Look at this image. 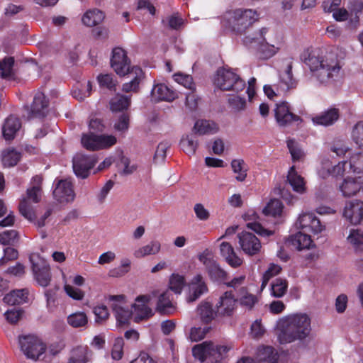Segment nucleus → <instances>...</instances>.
Wrapping results in <instances>:
<instances>
[{
  "instance_id": "nucleus-1",
  "label": "nucleus",
  "mask_w": 363,
  "mask_h": 363,
  "mask_svg": "<svg viewBox=\"0 0 363 363\" xmlns=\"http://www.w3.org/2000/svg\"><path fill=\"white\" fill-rule=\"evenodd\" d=\"M276 328L277 339L281 344L302 341L311 334V320L306 313L290 314L279 318Z\"/></svg>"
},
{
  "instance_id": "nucleus-2",
  "label": "nucleus",
  "mask_w": 363,
  "mask_h": 363,
  "mask_svg": "<svg viewBox=\"0 0 363 363\" xmlns=\"http://www.w3.org/2000/svg\"><path fill=\"white\" fill-rule=\"evenodd\" d=\"M301 60L321 83H327L337 77L340 70L337 57L333 54L323 56L319 49L308 48L301 55Z\"/></svg>"
},
{
  "instance_id": "nucleus-3",
  "label": "nucleus",
  "mask_w": 363,
  "mask_h": 363,
  "mask_svg": "<svg viewBox=\"0 0 363 363\" xmlns=\"http://www.w3.org/2000/svg\"><path fill=\"white\" fill-rule=\"evenodd\" d=\"M257 18L258 14L255 10L238 9L226 11L221 23L233 32L242 34L246 33Z\"/></svg>"
},
{
  "instance_id": "nucleus-4",
  "label": "nucleus",
  "mask_w": 363,
  "mask_h": 363,
  "mask_svg": "<svg viewBox=\"0 0 363 363\" xmlns=\"http://www.w3.org/2000/svg\"><path fill=\"white\" fill-rule=\"evenodd\" d=\"M229 350L227 346L215 345L212 342H203L195 345L192 349V353L195 358L201 362L222 363L223 355Z\"/></svg>"
},
{
  "instance_id": "nucleus-5",
  "label": "nucleus",
  "mask_w": 363,
  "mask_h": 363,
  "mask_svg": "<svg viewBox=\"0 0 363 363\" xmlns=\"http://www.w3.org/2000/svg\"><path fill=\"white\" fill-rule=\"evenodd\" d=\"M42 177L38 175L33 177L30 182L31 186L27 190L26 198L23 199L19 204L20 213L28 220H30L35 216L30 202L36 203L40 201L42 196Z\"/></svg>"
},
{
  "instance_id": "nucleus-6",
  "label": "nucleus",
  "mask_w": 363,
  "mask_h": 363,
  "mask_svg": "<svg viewBox=\"0 0 363 363\" xmlns=\"http://www.w3.org/2000/svg\"><path fill=\"white\" fill-rule=\"evenodd\" d=\"M214 85L223 91L239 92L245 87V82L233 69H219L213 81Z\"/></svg>"
},
{
  "instance_id": "nucleus-7",
  "label": "nucleus",
  "mask_w": 363,
  "mask_h": 363,
  "mask_svg": "<svg viewBox=\"0 0 363 363\" xmlns=\"http://www.w3.org/2000/svg\"><path fill=\"white\" fill-rule=\"evenodd\" d=\"M21 352L30 359L42 361L45 352L46 344L37 335H28L19 337Z\"/></svg>"
},
{
  "instance_id": "nucleus-8",
  "label": "nucleus",
  "mask_w": 363,
  "mask_h": 363,
  "mask_svg": "<svg viewBox=\"0 0 363 363\" xmlns=\"http://www.w3.org/2000/svg\"><path fill=\"white\" fill-rule=\"evenodd\" d=\"M295 226L306 233H311L317 238L322 237L325 232L326 226L311 212L302 213L298 217Z\"/></svg>"
},
{
  "instance_id": "nucleus-9",
  "label": "nucleus",
  "mask_w": 363,
  "mask_h": 363,
  "mask_svg": "<svg viewBox=\"0 0 363 363\" xmlns=\"http://www.w3.org/2000/svg\"><path fill=\"white\" fill-rule=\"evenodd\" d=\"M34 279L39 285L46 287L51 281L50 267L47 261L38 253L29 257Z\"/></svg>"
},
{
  "instance_id": "nucleus-10",
  "label": "nucleus",
  "mask_w": 363,
  "mask_h": 363,
  "mask_svg": "<svg viewBox=\"0 0 363 363\" xmlns=\"http://www.w3.org/2000/svg\"><path fill=\"white\" fill-rule=\"evenodd\" d=\"M117 143V138L113 135H94L92 133L84 134L82 144L89 150H99L109 148Z\"/></svg>"
},
{
  "instance_id": "nucleus-11",
  "label": "nucleus",
  "mask_w": 363,
  "mask_h": 363,
  "mask_svg": "<svg viewBox=\"0 0 363 363\" xmlns=\"http://www.w3.org/2000/svg\"><path fill=\"white\" fill-rule=\"evenodd\" d=\"M125 296H110L108 300L111 302V307L114 313L117 325L123 326L128 325L132 316L133 311L125 307Z\"/></svg>"
},
{
  "instance_id": "nucleus-12",
  "label": "nucleus",
  "mask_w": 363,
  "mask_h": 363,
  "mask_svg": "<svg viewBox=\"0 0 363 363\" xmlns=\"http://www.w3.org/2000/svg\"><path fill=\"white\" fill-rule=\"evenodd\" d=\"M55 185L53 196L58 202L67 203L74 200L73 184L69 179H55Z\"/></svg>"
},
{
  "instance_id": "nucleus-13",
  "label": "nucleus",
  "mask_w": 363,
  "mask_h": 363,
  "mask_svg": "<svg viewBox=\"0 0 363 363\" xmlns=\"http://www.w3.org/2000/svg\"><path fill=\"white\" fill-rule=\"evenodd\" d=\"M238 238L240 247L245 255L254 256L261 252V242L253 233L242 232L238 234Z\"/></svg>"
},
{
  "instance_id": "nucleus-14",
  "label": "nucleus",
  "mask_w": 363,
  "mask_h": 363,
  "mask_svg": "<svg viewBox=\"0 0 363 363\" xmlns=\"http://www.w3.org/2000/svg\"><path fill=\"white\" fill-rule=\"evenodd\" d=\"M130 63V61L123 49L116 48L113 50L111 66L118 75L125 76L128 74L131 69Z\"/></svg>"
},
{
  "instance_id": "nucleus-15",
  "label": "nucleus",
  "mask_w": 363,
  "mask_h": 363,
  "mask_svg": "<svg viewBox=\"0 0 363 363\" xmlns=\"http://www.w3.org/2000/svg\"><path fill=\"white\" fill-rule=\"evenodd\" d=\"M150 301V296L148 295H140L135 298V302L131 306L135 322L139 323L153 315L152 308L147 306Z\"/></svg>"
},
{
  "instance_id": "nucleus-16",
  "label": "nucleus",
  "mask_w": 363,
  "mask_h": 363,
  "mask_svg": "<svg viewBox=\"0 0 363 363\" xmlns=\"http://www.w3.org/2000/svg\"><path fill=\"white\" fill-rule=\"evenodd\" d=\"M237 306V299L232 291H225L220 295L216 303V313L220 316H231Z\"/></svg>"
},
{
  "instance_id": "nucleus-17",
  "label": "nucleus",
  "mask_w": 363,
  "mask_h": 363,
  "mask_svg": "<svg viewBox=\"0 0 363 363\" xmlns=\"http://www.w3.org/2000/svg\"><path fill=\"white\" fill-rule=\"evenodd\" d=\"M96 162L94 157L77 154L73 158V170L77 177L86 178Z\"/></svg>"
},
{
  "instance_id": "nucleus-18",
  "label": "nucleus",
  "mask_w": 363,
  "mask_h": 363,
  "mask_svg": "<svg viewBox=\"0 0 363 363\" xmlns=\"http://www.w3.org/2000/svg\"><path fill=\"white\" fill-rule=\"evenodd\" d=\"M343 216L353 225H357L363 220V201L353 200L347 202L344 208Z\"/></svg>"
},
{
  "instance_id": "nucleus-19",
  "label": "nucleus",
  "mask_w": 363,
  "mask_h": 363,
  "mask_svg": "<svg viewBox=\"0 0 363 363\" xmlns=\"http://www.w3.org/2000/svg\"><path fill=\"white\" fill-rule=\"evenodd\" d=\"M274 112L276 120L280 126H286L293 122H301L298 116L291 113L286 102L277 104Z\"/></svg>"
},
{
  "instance_id": "nucleus-20",
  "label": "nucleus",
  "mask_w": 363,
  "mask_h": 363,
  "mask_svg": "<svg viewBox=\"0 0 363 363\" xmlns=\"http://www.w3.org/2000/svg\"><path fill=\"white\" fill-rule=\"evenodd\" d=\"M207 291L208 287L203 277L201 274H196L192 278L189 283V289L186 300L188 302L195 301Z\"/></svg>"
},
{
  "instance_id": "nucleus-21",
  "label": "nucleus",
  "mask_w": 363,
  "mask_h": 363,
  "mask_svg": "<svg viewBox=\"0 0 363 363\" xmlns=\"http://www.w3.org/2000/svg\"><path fill=\"white\" fill-rule=\"evenodd\" d=\"M322 167L319 169V174L323 178H325L329 175L333 177L343 176L347 169V166L350 167L349 162H339L335 166H332L331 162L328 159H323L321 162Z\"/></svg>"
},
{
  "instance_id": "nucleus-22",
  "label": "nucleus",
  "mask_w": 363,
  "mask_h": 363,
  "mask_svg": "<svg viewBox=\"0 0 363 363\" xmlns=\"http://www.w3.org/2000/svg\"><path fill=\"white\" fill-rule=\"evenodd\" d=\"M128 74H129L131 80L129 82L124 83L123 84L122 90L126 93L138 92L140 89V84L145 77L143 71L140 67L133 66L131 67V69Z\"/></svg>"
},
{
  "instance_id": "nucleus-23",
  "label": "nucleus",
  "mask_w": 363,
  "mask_h": 363,
  "mask_svg": "<svg viewBox=\"0 0 363 363\" xmlns=\"http://www.w3.org/2000/svg\"><path fill=\"white\" fill-rule=\"evenodd\" d=\"M177 97V93L164 84H155L151 91V99L155 102L172 101Z\"/></svg>"
},
{
  "instance_id": "nucleus-24",
  "label": "nucleus",
  "mask_w": 363,
  "mask_h": 363,
  "mask_svg": "<svg viewBox=\"0 0 363 363\" xmlns=\"http://www.w3.org/2000/svg\"><path fill=\"white\" fill-rule=\"evenodd\" d=\"M288 242L294 248L299 251L311 249L315 246L311 235L305 232H298L290 235Z\"/></svg>"
},
{
  "instance_id": "nucleus-25",
  "label": "nucleus",
  "mask_w": 363,
  "mask_h": 363,
  "mask_svg": "<svg viewBox=\"0 0 363 363\" xmlns=\"http://www.w3.org/2000/svg\"><path fill=\"white\" fill-rule=\"evenodd\" d=\"M48 112V101L45 94L42 92H38L33 99L30 108L32 117L43 118Z\"/></svg>"
},
{
  "instance_id": "nucleus-26",
  "label": "nucleus",
  "mask_w": 363,
  "mask_h": 363,
  "mask_svg": "<svg viewBox=\"0 0 363 363\" xmlns=\"http://www.w3.org/2000/svg\"><path fill=\"white\" fill-rule=\"evenodd\" d=\"M339 109L336 108H330L320 114L312 118L314 125L329 126L333 125L339 118Z\"/></svg>"
},
{
  "instance_id": "nucleus-27",
  "label": "nucleus",
  "mask_w": 363,
  "mask_h": 363,
  "mask_svg": "<svg viewBox=\"0 0 363 363\" xmlns=\"http://www.w3.org/2000/svg\"><path fill=\"white\" fill-rule=\"evenodd\" d=\"M340 189L345 197L355 195L360 190H363V178L347 177L340 186Z\"/></svg>"
},
{
  "instance_id": "nucleus-28",
  "label": "nucleus",
  "mask_w": 363,
  "mask_h": 363,
  "mask_svg": "<svg viewBox=\"0 0 363 363\" xmlns=\"http://www.w3.org/2000/svg\"><path fill=\"white\" fill-rule=\"evenodd\" d=\"M21 127L18 118L11 115L6 120L2 128L3 136L6 140H13Z\"/></svg>"
},
{
  "instance_id": "nucleus-29",
  "label": "nucleus",
  "mask_w": 363,
  "mask_h": 363,
  "mask_svg": "<svg viewBox=\"0 0 363 363\" xmlns=\"http://www.w3.org/2000/svg\"><path fill=\"white\" fill-rule=\"evenodd\" d=\"M91 357L92 352L87 346H77L72 350L67 363H87Z\"/></svg>"
},
{
  "instance_id": "nucleus-30",
  "label": "nucleus",
  "mask_w": 363,
  "mask_h": 363,
  "mask_svg": "<svg viewBox=\"0 0 363 363\" xmlns=\"http://www.w3.org/2000/svg\"><path fill=\"white\" fill-rule=\"evenodd\" d=\"M156 309L163 314H172L176 311L175 304L172 302V294L169 291L163 292L158 298Z\"/></svg>"
},
{
  "instance_id": "nucleus-31",
  "label": "nucleus",
  "mask_w": 363,
  "mask_h": 363,
  "mask_svg": "<svg viewBox=\"0 0 363 363\" xmlns=\"http://www.w3.org/2000/svg\"><path fill=\"white\" fill-rule=\"evenodd\" d=\"M161 244L158 240H152L147 244L138 247L133 252V256L142 259L147 256L155 255L160 252Z\"/></svg>"
},
{
  "instance_id": "nucleus-32",
  "label": "nucleus",
  "mask_w": 363,
  "mask_h": 363,
  "mask_svg": "<svg viewBox=\"0 0 363 363\" xmlns=\"http://www.w3.org/2000/svg\"><path fill=\"white\" fill-rule=\"evenodd\" d=\"M277 352L270 346H262L258 348L257 360L258 363H277Z\"/></svg>"
},
{
  "instance_id": "nucleus-33",
  "label": "nucleus",
  "mask_w": 363,
  "mask_h": 363,
  "mask_svg": "<svg viewBox=\"0 0 363 363\" xmlns=\"http://www.w3.org/2000/svg\"><path fill=\"white\" fill-rule=\"evenodd\" d=\"M28 296L27 289L13 290L4 296V301L10 305L22 304L28 302Z\"/></svg>"
},
{
  "instance_id": "nucleus-34",
  "label": "nucleus",
  "mask_w": 363,
  "mask_h": 363,
  "mask_svg": "<svg viewBox=\"0 0 363 363\" xmlns=\"http://www.w3.org/2000/svg\"><path fill=\"white\" fill-rule=\"evenodd\" d=\"M194 131L199 135L215 134L218 130L217 124L208 120H198L194 126Z\"/></svg>"
},
{
  "instance_id": "nucleus-35",
  "label": "nucleus",
  "mask_w": 363,
  "mask_h": 363,
  "mask_svg": "<svg viewBox=\"0 0 363 363\" xmlns=\"http://www.w3.org/2000/svg\"><path fill=\"white\" fill-rule=\"evenodd\" d=\"M287 181L296 192L299 194L305 192L306 186L304 179L297 173L294 166L289 170Z\"/></svg>"
},
{
  "instance_id": "nucleus-36",
  "label": "nucleus",
  "mask_w": 363,
  "mask_h": 363,
  "mask_svg": "<svg viewBox=\"0 0 363 363\" xmlns=\"http://www.w3.org/2000/svg\"><path fill=\"white\" fill-rule=\"evenodd\" d=\"M104 13L97 9H93L88 10L82 16L83 23L88 27H93L101 23L104 19Z\"/></svg>"
},
{
  "instance_id": "nucleus-37",
  "label": "nucleus",
  "mask_w": 363,
  "mask_h": 363,
  "mask_svg": "<svg viewBox=\"0 0 363 363\" xmlns=\"http://www.w3.org/2000/svg\"><path fill=\"white\" fill-rule=\"evenodd\" d=\"M230 166L235 179L238 182H244L247 176L248 165L242 159H234L231 161Z\"/></svg>"
},
{
  "instance_id": "nucleus-38",
  "label": "nucleus",
  "mask_w": 363,
  "mask_h": 363,
  "mask_svg": "<svg viewBox=\"0 0 363 363\" xmlns=\"http://www.w3.org/2000/svg\"><path fill=\"white\" fill-rule=\"evenodd\" d=\"M14 59L11 57H6L0 61V74L4 79L13 80L15 79L13 69Z\"/></svg>"
},
{
  "instance_id": "nucleus-39",
  "label": "nucleus",
  "mask_w": 363,
  "mask_h": 363,
  "mask_svg": "<svg viewBox=\"0 0 363 363\" xmlns=\"http://www.w3.org/2000/svg\"><path fill=\"white\" fill-rule=\"evenodd\" d=\"M291 70L292 63L289 62L286 65V69L280 76V83L279 86L282 91H286L295 85Z\"/></svg>"
},
{
  "instance_id": "nucleus-40",
  "label": "nucleus",
  "mask_w": 363,
  "mask_h": 363,
  "mask_svg": "<svg viewBox=\"0 0 363 363\" xmlns=\"http://www.w3.org/2000/svg\"><path fill=\"white\" fill-rule=\"evenodd\" d=\"M130 104V97L117 94L110 101V107L112 111L117 112L126 110Z\"/></svg>"
},
{
  "instance_id": "nucleus-41",
  "label": "nucleus",
  "mask_w": 363,
  "mask_h": 363,
  "mask_svg": "<svg viewBox=\"0 0 363 363\" xmlns=\"http://www.w3.org/2000/svg\"><path fill=\"white\" fill-rule=\"evenodd\" d=\"M288 281L286 279L277 278L271 284V295L275 298H281L287 292Z\"/></svg>"
},
{
  "instance_id": "nucleus-42",
  "label": "nucleus",
  "mask_w": 363,
  "mask_h": 363,
  "mask_svg": "<svg viewBox=\"0 0 363 363\" xmlns=\"http://www.w3.org/2000/svg\"><path fill=\"white\" fill-rule=\"evenodd\" d=\"M348 9L354 17L350 20V23L357 28L359 24V15L363 11V1L362 0H350L348 4Z\"/></svg>"
},
{
  "instance_id": "nucleus-43",
  "label": "nucleus",
  "mask_w": 363,
  "mask_h": 363,
  "mask_svg": "<svg viewBox=\"0 0 363 363\" xmlns=\"http://www.w3.org/2000/svg\"><path fill=\"white\" fill-rule=\"evenodd\" d=\"M1 157L5 167H13L20 160L21 154L14 149L9 148L3 151Z\"/></svg>"
},
{
  "instance_id": "nucleus-44",
  "label": "nucleus",
  "mask_w": 363,
  "mask_h": 363,
  "mask_svg": "<svg viewBox=\"0 0 363 363\" xmlns=\"http://www.w3.org/2000/svg\"><path fill=\"white\" fill-rule=\"evenodd\" d=\"M198 313L201 319L205 323L211 322L217 314L212 308V306L208 302H203L198 307Z\"/></svg>"
},
{
  "instance_id": "nucleus-45",
  "label": "nucleus",
  "mask_w": 363,
  "mask_h": 363,
  "mask_svg": "<svg viewBox=\"0 0 363 363\" xmlns=\"http://www.w3.org/2000/svg\"><path fill=\"white\" fill-rule=\"evenodd\" d=\"M186 280L184 276L172 274L169 279V288L177 294H180L185 286Z\"/></svg>"
},
{
  "instance_id": "nucleus-46",
  "label": "nucleus",
  "mask_w": 363,
  "mask_h": 363,
  "mask_svg": "<svg viewBox=\"0 0 363 363\" xmlns=\"http://www.w3.org/2000/svg\"><path fill=\"white\" fill-rule=\"evenodd\" d=\"M67 323L73 328H82L87 325L88 318L84 312H77L67 317Z\"/></svg>"
},
{
  "instance_id": "nucleus-47",
  "label": "nucleus",
  "mask_w": 363,
  "mask_h": 363,
  "mask_svg": "<svg viewBox=\"0 0 363 363\" xmlns=\"http://www.w3.org/2000/svg\"><path fill=\"white\" fill-rule=\"evenodd\" d=\"M348 242L357 250H363V232L359 229L350 230L347 238Z\"/></svg>"
},
{
  "instance_id": "nucleus-48",
  "label": "nucleus",
  "mask_w": 363,
  "mask_h": 363,
  "mask_svg": "<svg viewBox=\"0 0 363 363\" xmlns=\"http://www.w3.org/2000/svg\"><path fill=\"white\" fill-rule=\"evenodd\" d=\"M287 147L294 162L302 161L305 157V152L300 145L294 140H287Z\"/></svg>"
},
{
  "instance_id": "nucleus-49",
  "label": "nucleus",
  "mask_w": 363,
  "mask_h": 363,
  "mask_svg": "<svg viewBox=\"0 0 363 363\" xmlns=\"http://www.w3.org/2000/svg\"><path fill=\"white\" fill-rule=\"evenodd\" d=\"M283 209V205L279 199H272L263 209L266 216L276 217L280 216Z\"/></svg>"
},
{
  "instance_id": "nucleus-50",
  "label": "nucleus",
  "mask_w": 363,
  "mask_h": 363,
  "mask_svg": "<svg viewBox=\"0 0 363 363\" xmlns=\"http://www.w3.org/2000/svg\"><path fill=\"white\" fill-rule=\"evenodd\" d=\"M264 33H266L265 28H262L258 32L249 33L243 38V44L249 48L253 47L260 43V40H262Z\"/></svg>"
},
{
  "instance_id": "nucleus-51",
  "label": "nucleus",
  "mask_w": 363,
  "mask_h": 363,
  "mask_svg": "<svg viewBox=\"0 0 363 363\" xmlns=\"http://www.w3.org/2000/svg\"><path fill=\"white\" fill-rule=\"evenodd\" d=\"M18 239V233L15 230H5L0 233V243L4 245H15Z\"/></svg>"
},
{
  "instance_id": "nucleus-52",
  "label": "nucleus",
  "mask_w": 363,
  "mask_h": 363,
  "mask_svg": "<svg viewBox=\"0 0 363 363\" xmlns=\"http://www.w3.org/2000/svg\"><path fill=\"white\" fill-rule=\"evenodd\" d=\"M208 274L211 279L215 281L224 282L227 280V272L223 270L218 263L211 267L208 272Z\"/></svg>"
},
{
  "instance_id": "nucleus-53",
  "label": "nucleus",
  "mask_w": 363,
  "mask_h": 363,
  "mask_svg": "<svg viewBox=\"0 0 363 363\" xmlns=\"http://www.w3.org/2000/svg\"><path fill=\"white\" fill-rule=\"evenodd\" d=\"M180 145L184 152L189 155H191L195 153L198 143L192 136L187 135L186 138L182 139Z\"/></svg>"
},
{
  "instance_id": "nucleus-54",
  "label": "nucleus",
  "mask_w": 363,
  "mask_h": 363,
  "mask_svg": "<svg viewBox=\"0 0 363 363\" xmlns=\"http://www.w3.org/2000/svg\"><path fill=\"white\" fill-rule=\"evenodd\" d=\"M281 271V267L275 264H270L267 271L264 273L262 280L261 289L266 287L270 279L279 274Z\"/></svg>"
},
{
  "instance_id": "nucleus-55",
  "label": "nucleus",
  "mask_w": 363,
  "mask_h": 363,
  "mask_svg": "<svg viewBox=\"0 0 363 363\" xmlns=\"http://www.w3.org/2000/svg\"><path fill=\"white\" fill-rule=\"evenodd\" d=\"M259 50L263 57L269 59L274 56L280 50L279 44L275 43V45H272L264 41L260 45Z\"/></svg>"
},
{
  "instance_id": "nucleus-56",
  "label": "nucleus",
  "mask_w": 363,
  "mask_h": 363,
  "mask_svg": "<svg viewBox=\"0 0 363 363\" xmlns=\"http://www.w3.org/2000/svg\"><path fill=\"white\" fill-rule=\"evenodd\" d=\"M199 260L205 266L206 272L217 263L212 252L208 250H206L199 255Z\"/></svg>"
},
{
  "instance_id": "nucleus-57",
  "label": "nucleus",
  "mask_w": 363,
  "mask_h": 363,
  "mask_svg": "<svg viewBox=\"0 0 363 363\" xmlns=\"http://www.w3.org/2000/svg\"><path fill=\"white\" fill-rule=\"evenodd\" d=\"M350 170L353 172L363 171V154H354L350 157Z\"/></svg>"
},
{
  "instance_id": "nucleus-58",
  "label": "nucleus",
  "mask_w": 363,
  "mask_h": 363,
  "mask_svg": "<svg viewBox=\"0 0 363 363\" xmlns=\"http://www.w3.org/2000/svg\"><path fill=\"white\" fill-rule=\"evenodd\" d=\"M174 80L179 84L189 89L190 91L194 89V83L193 82L192 77L189 74H184L181 73L175 74L174 75Z\"/></svg>"
},
{
  "instance_id": "nucleus-59",
  "label": "nucleus",
  "mask_w": 363,
  "mask_h": 363,
  "mask_svg": "<svg viewBox=\"0 0 363 363\" xmlns=\"http://www.w3.org/2000/svg\"><path fill=\"white\" fill-rule=\"evenodd\" d=\"M169 147L170 145L167 142H162L157 145L154 155L155 162H162L164 160L167 155V150Z\"/></svg>"
},
{
  "instance_id": "nucleus-60",
  "label": "nucleus",
  "mask_w": 363,
  "mask_h": 363,
  "mask_svg": "<svg viewBox=\"0 0 363 363\" xmlns=\"http://www.w3.org/2000/svg\"><path fill=\"white\" fill-rule=\"evenodd\" d=\"M64 290L67 295L74 300L82 301L84 297V292L82 290L70 284H65Z\"/></svg>"
},
{
  "instance_id": "nucleus-61",
  "label": "nucleus",
  "mask_w": 363,
  "mask_h": 363,
  "mask_svg": "<svg viewBox=\"0 0 363 363\" xmlns=\"http://www.w3.org/2000/svg\"><path fill=\"white\" fill-rule=\"evenodd\" d=\"M92 86L90 82H87L81 89H75L72 92L73 96L79 101H82L91 94Z\"/></svg>"
},
{
  "instance_id": "nucleus-62",
  "label": "nucleus",
  "mask_w": 363,
  "mask_h": 363,
  "mask_svg": "<svg viewBox=\"0 0 363 363\" xmlns=\"http://www.w3.org/2000/svg\"><path fill=\"white\" fill-rule=\"evenodd\" d=\"M131 262L128 258H123L121 260L120 267L118 269L111 271L113 277H121L128 273L130 268Z\"/></svg>"
},
{
  "instance_id": "nucleus-63",
  "label": "nucleus",
  "mask_w": 363,
  "mask_h": 363,
  "mask_svg": "<svg viewBox=\"0 0 363 363\" xmlns=\"http://www.w3.org/2000/svg\"><path fill=\"white\" fill-rule=\"evenodd\" d=\"M123 339L122 337H118L115 340L112 351L111 357L113 359L119 360L122 358L123 354Z\"/></svg>"
},
{
  "instance_id": "nucleus-64",
  "label": "nucleus",
  "mask_w": 363,
  "mask_h": 363,
  "mask_svg": "<svg viewBox=\"0 0 363 363\" xmlns=\"http://www.w3.org/2000/svg\"><path fill=\"white\" fill-rule=\"evenodd\" d=\"M352 135L355 143L363 147V122H359L354 125Z\"/></svg>"
}]
</instances>
